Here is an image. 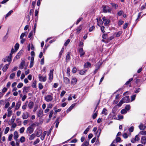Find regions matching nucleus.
<instances>
[{"instance_id":"nucleus-1","label":"nucleus","mask_w":146,"mask_h":146,"mask_svg":"<svg viewBox=\"0 0 146 146\" xmlns=\"http://www.w3.org/2000/svg\"><path fill=\"white\" fill-rule=\"evenodd\" d=\"M130 101L129 98V96H127L123 98L119 102V104H117V106L120 107L122 104L125 103H128Z\"/></svg>"},{"instance_id":"nucleus-2","label":"nucleus","mask_w":146,"mask_h":146,"mask_svg":"<svg viewBox=\"0 0 146 146\" xmlns=\"http://www.w3.org/2000/svg\"><path fill=\"white\" fill-rule=\"evenodd\" d=\"M103 12L104 13H111V10L108 6H103Z\"/></svg>"},{"instance_id":"nucleus-3","label":"nucleus","mask_w":146,"mask_h":146,"mask_svg":"<svg viewBox=\"0 0 146 146\" xmlns=\"http://www.w3.org/2000/svg\"><path fill=\"white\" fill-rule=\"evenodd\" d=\"M53 97L52 96L48 95L44 97L45 100L48 102L51 101L53 100Z\"/></svg>"},{"instance_id":"nucleus-4","label":"nucleus","mask_w":146,"mask_h":146,"mask_svg":"<svg viewBox=\"0 0 146 146\" xmlns=\"http://www.w3.org/2000/svg\"><path fill=\"white\" fill-rule=\"evenodd\" d=\"M140 140V138L139 137V134L136 135L134 138L132 139L131 140V141L132 143H134L135 142L138 141Z\"/></svg>"},{"instance_id":"nucleus-5","label":"nucleus","mask_w":146,"mask_h":146,"mask_svg":"<svg viewBox=\"0 0 146 146\" xmlns=\"http://www.w3.org/2000/svg\"><path fill=\"white\" fill-rule=\"evenodd\" d=\"M54 71L53 69H52L50 70V73L48 74V76H49V79L51 82L53 78V73Z\"/></svg>"},{"instance_id":"nucleus-6","label":"nucleus","mask_w":146,"mask_h":146,"mask_svg":"<svg viewBox=\"0 0 146 146\" xmlns=\"http://www.w3.org/2000/svg\"><path fill=\"white\" fill-rule=\"evenodd\" d=\"M22 117L23 119H27L29 117V113L27 112H24Z\"/></svg>"},{"instance_id":"nucleus-7","label":"nucleus","mask_w":146,"mask_h":146,"mask_svg":"<svg viewBox=\"0 0 146 146\" xmlns=\"http://www.w3.org/2000/svg\"><path fill=\"white\" fill-rule=\"evenodd\" d=\"M35 135L37 137H39L42 133V131L40 129H37L36 130Z\"/></svg>"},{"instance_id":"nucleus-8","label":"nucleus","mask_w":146,"mask_h":146,"mask_svg":"<svg viewBox=\"0 0 146 146\" xmlns=\"http://www.w3.org/2000/svg\"><path fill=\"white\" fill-rule=\"evenodd\" d=\"M34 131V129L31 126L29 127L27 130V132L30 134L32 133Z\"/></svg>"},{"instance_id":"nucleus-9","label":"nucleus","mask_w":146,"mask_h":146,"mask_svg":"<svg viewBox=\"0 0 146 146\" xmlns=\"http://www.w3.org/2000/svg\"><path fill=\"white\" fill-rule=\"evenodd\" d=\"M102 20L105 25H106L110 23V20L106 19L105 17L102 18Z\"/></svg>"},{"instance_id":"nucleus-10","label":"nucleus","mask_w":146,"mask_h":146,"mask_svg":"<svg viewBox=\"0 0 146 146\" xmlns=\"http://www.w3.org/2000/svg\"><path fill=\"white\" fill-rule=\"evenodd\" d=\"M39 79L41 81L45 82L46 80V76H43L40 75H39Z\"/></svg>"},{"instance_id":"nucleus-11","label":"nucleus","mask_w":146,"mask_h":146,"mask_svg":"<svg viewBox=\"0 0 146 146\" xmlns=\"http://www.w3.org/2000/svg\"><path fill=\"white\" fill-rule=\"evenodd\" d=\"M141 143L145 145L146 144V136H143L141 138Z\"/></svg>"},{"instance_id":"nucleus-12","label":"nucleus","mask_w":146,"mask_h":146,"mask_svg":"<svg viewBox=\"0 0 146 146\" xmlns=\"http://www.w3.org/2000/svg\"><path fill=\"white\" fill-rule=\"evenodd\" d=\"M78 51L80 57L82 56L84 54L85 52L84 51L83 49L82 48H79Z\"/></svg>"},{"instance_id":"nucleus-13","label":"nucleus","mask_w":146,"mask_h":146,"mask_svg":"<svg viewBox=\"0 0 146 146\" xmlns=\"http://www.w3.org/2000/svg\"><path fill=\"white\" fill-rule=\"evenodd\" d=\"M19 135L17 132L16 131H15L13 133V137L14 139L16 141L17 140V139L19 137Z\"/></svg>"},{"instance_id":"nucleus-14","label":"nucleus","mask_w":146,"mask_h":146,"mask_svg":"<svg viewBox=\"0 0 146 146\" xmlns=\"http://www.w3.org/2000/svg\"><path fill=\"white\" fill-rule=\"evenodd\" d=\"M25 60H23L21 62L19 68L20 69H22L25 66Z\"/></svg>"},{"instance_id":"nucleus-15","label":"nucleus","mask_w":146,"mask_h":146,"mask_svg":"<svg viewBox=\"0 0 146 146\" xmlns=\"http://www.w3.org/2000/svg\"><path fill=\"white\" fill-rule=\"evenodd\" d=\"M61 118L60 117H58L55 121V123H56V127L57 128L58 125V124L61 121Z\"/></svg>"},{"instance_id":"nucleus-16","label":"nucleus","mask_w":146,"mask_h":146,"mask_svg":"<svg viewBox=\"0 0 146 146\" xmlns=\"http://www.w3.org/2000/svg\"><path fill=\"white\" fill-rule=\"evenodd\" d=\"M6 57L7 58V61L9 62V64H10L12 60V55L9 54V55Z\"/></svg>"},{"instance_id":"nucleus-17","label":"nucleus","mask_w":146,"mask_h":146,"mask_svg":"<svg viewBox=\"0 0 146 146\" xmlns=\"http://www.w3.org/2000/svg\"><path fill=\"white\" fill-rule=\"evenodd\" d=\"M96 20L97 21V25L98 26H99L100 27V25H102L103 23L102 20L101 18H100L99 19L98 18L96 19Z\"/></svg>"},{"instance_id":"nucleus-18","label":"nucleus","mask_w":146,"mask_h":146,"mask_svg":"<svg viewBox=\"0 0 146 146\" xmlns=\"http://www.w3.org/2000/svg\"><path fill=\"white\" fill-rule=\"evenodd\" d=\"M77 82V80L76 78L75 77H72L71 81V84L73 85H74L76 84Z\"/></svg>"},{"instance_id":"nucleus-19","label":"nucleus","mask_w":146,"mask_h":146,"mask_svg":"<svg viewBox=\"0 0 146 146\" xmlns=\"http://www.w3.org/2000/svg\"><path fill=\"white\" fill-rule=\"evenodd\" d=\"M70 52H68L67 54L66 55V62H68L70 60Z\"/></svg>"},{"instance_id":"nucleus-20","label":"nucleus","mask_w":146,"mask_h":146,"mask_svg":"<svg viewBox=\"0 0 146 146\" xmlns=\"http://www.w3.org/2000/svg\"><path fill=\"white\" fill-rule=\"evenodd\" d=\"M9 64H6L4 66L2 69V70L3 72H5L6 71L9 67Z\"/></svg>"},{"instance_id":"nucleus-21","label":"nucleus","mask_w":146,"mask_h":146,"mask_svg":"<svg viewBox=\"0 0 146 146\" xmlns=\"http://www.w3.org/2000/svg\"><path fill=\"white\" fill-rule=\"evenodd\" d=\"M35 134L34 133H33L29 136V139L30 141L33 140L35 139Z\"/></svg>"},{"instance_id":"nucleus-22","label":"nucleus","mask_w":146,"mask_h":146,"mask_svg":"<svg viewBox=\"0 0 146 146\" xmlns=\"http://www.w3.org/2000/svg\"><path fill=\"white\" fill-rule=\"evenodd\" d=\"M47 132L46 131H44L43 132L40 138L42 140H43L44 139L45 136Z\"/></svg>"},{"instance_id":"nucleus-23","label":"nucleus","mask_w":146,"mask_h":146,"mask_svg":"<svg viewBox=\"0 0 146 146\" xmlns=\"http://www.w3.org/2000/svg\"><path fill=\"white\" fill-rule=\"evenodd\" d=\"M91 64L89 62H87L85 64L84 67L85 68H87L91 66Z\"/></svg>"},{"instance_id":"nucleus-24","label":"nucleus","mask_w":146,"mask_h":146,"mask_svg":"<svg viewBox=\"0 0 146 146\" xmlns=\"http://www.w3.org/2000/svg\"><path fill=\"white\" fill-rule=\"evenodd\" d=\"M28 107L29 109H32L34 106V103L33 102H30L28 104Z\"/></svg>"},{"instance_id":"nucleus-25","label":"nucleus","mask_w":146,"mask_h":146,"mask_svg":"<svg viewBox=\"0 0 146 146\" xmlns=\"http://www.w3.org/2000/svg\"><path fill=\"white\" fill-rule=\"evenodd\" d=\"M43 113V111L42 109H40L38 111L37 115L38 117H40L42 116Z\"/></svg>"},{"instance_id":"nucleus-26","label":"nucleus","mask_w":146,"mask_h":146,"mask_svg":"<svg viewBox=\"0 0 146 146\" xmlns=\"http://www.w3.org/2000/svg\"><path fill=\"white\" fill-rule=\"evenodd\" d=\"M29 89V87L25 86L23 87V91L24 93H27Z\"/></svg>"},{"instance_id":"nucleus-27","label":"nucleus","mask_w":146,"mask_h":146,"mask_svg":"<svg viewBox=\"0 0 146 146\" xmlns=\"http://www.w3.org/2000/svg\"><path fill=\"white\" fill-rule=\"evenodd\" d=\"M64 81L66 84H68L70 82V80L67 77H64Z\"/></svg>"},{"instance_id":"nucleus-28","label":"nucleus","mask_w":146,"mask_h":146,"mask_svg":"<svg viewBox=\"0 0 146 146\" xmlns=\"http://www.w3.org/2000/svg\"><path fill=\"white\" fill-rule=\"evenodd\" d=\"M34 59V58L33 57H32L31 58V62L30 63V65H29V67L30 68H32L33 66Z\"/></svg>"},{"instance_id":"nucleus-29","label":"nucleus","mask_w":146,"mask_h":146,"mask_svg":"<svg viewBox=\"0 0 146 146\" xmlns=\"http://www.w3.org/2000/svg\"><path fill=\"white\" fill-rule=\"evenodd\" d=\"M102 114H104L105 115H107V110L106 108H104L103 110L102 111Z\"/></svg>"},{"instance_id":"nucleus-30","label":"nucleus","mask_w":146,"mask_h":146,"mask_svg":"<svg viewBox=\"0 0 146 146\" xmlns=\"http://www.w3.org/2000/svg\"><path fill=\"white\" fill-rule=\"evenodd\" d=\"M89 145V141H85L82 145V146H88Z\"/></svg>"},{"instance_id":"nucleus-31","label":"nucleus","mask_w":146,"mask_h":146,"mask_svg":"<svg viewBox=\"0 0 146 146\" xmlns=\"http://www.w3.org/2000/svg\"><path fill=\"white\" fill-rule=\"evenodd\" d=\"M139 128L141 130H143L146 127L143 124H141L139 126Z\"/></svg>"},{"instance_id":"nucleus-32","label":"nucleus","mask_w":146,"mask_h":146,"mask_svg":"<svg viewBox=\"0 0 146 146\" xmlns=\"http://www.w3.org/2000/svg\"><path fill=\"white\" fill-rule=\"evenodd\" d=\"M122 33V32L121 31H119L117 33H115L114 35H116V36L118 37L120 36V35Z\"/></svg>"},{"instance_id":"nucleus-33","label":"nucleus","mask_w":146,"mask_h":146,"mask_svg":"<svg viewBox=\"0 0 146 146\" xmlns=\"http://www.w3.org/2000/svg\"><path fill=\"white\" fill-rule=\"evenodd\" d=\"M21 105V103L20 102H18L16 104L15 109L16 110H17L19 108L20 106Z\"/></svg>"},{"instance_id":"nucleus-34","label":"nucleus","mask_w":146,"mask_h":146,"mask_svg":"<svg viewBox=\"0 0 146 146\" xmlns=\"http://www.w3.org/2000/svg\"><path fill=\"white\" fill-rule=\"evenodd\" d=\"M21 143H23L25 141V138L24 136H22L19 139Z\"/></svg>"},{"instance_id":"nucleus-35","label":"nucleus","mask_w":146,"mask_h":146,"mask_svg":"<svg viewBox=\"0 0 146 146\" xmlns=\"http://www.w3.org/2000/svg\"><path fill=\"white\" fill-rule=\"evenodd\" d=\"M15 76V73H13L11 74L9 77L10 79H13L14 78Z\"/></svg>"},{"instance_id":"nucleus-36","label":"nucleus","mask_w":146,"mask_h":146,"mask_svg":"<svg viewBox=\"0 0 146 146\" xmlns=\"http://www.w3.org/2000/svg\"><path fill=\"white\" fill-rule=\"evenodd\" d=\"M139 134L145 135H146V131L144 130L142 131L139 132Z\"/></svg>"},{"instance_id":"nucleus-37","label":"nucleus","mask_w":146,"mask_h":146,"mask_svg":"<svg viewBox=\"0 0 146 146\" xmlns=\"http://www.w3.org/2000/svg\"><path fill=\"white\" fill-rule=\"evenodd\" d=\"M82 29V28L81 26H80L78 27L77 29V33L78 34L80 32L81 30Z\"/></svg>"},{"instance_id":"nucleus-38","label":"nucleus","mask_w":146,"mask_h":146,"mask_svg":"<svg viewBox=\"0 0 146 146\" xmlns=\"http://www.w3.org/2000/svg\"><path fill=\"white\" fill-rule=\"evenodd\" d=\"M25 128L24 127H23L21 128L19 130V131L21 133H22L24 132Z\"/></svg>"},{"instance_id":"nucleus-39","label":"nucleus","mask_w":146,"mask_h":146,"mask_svg":"<svg viewBox=\"0 0 146 146\" xmlns=\"http://www.w3.org/2000/svg\"><path fill=\"white\" fill-rule=\"evenodd\" d=\"M98 112L96 111L92 115V117L93 119H94L96 117L97 115Z\"/></svg>"},{"instance_id":"nucleus-40","label":"nucleus","mask_w":146,"mask_h":146,"mask_svg":"<svg viewBox=\"0 0 146 146\" xmlns=\"http://www.w3.org/2000/svg\"><path fill=\"white\" fill-rule=\"evenodd\" d=\"M13 12V10H11L6 15L5 18L9 16Z\"/></svg>"},{"instance_id":"nucleus-41","label":"nucleus","mask_w":146,"mask_h":146,"mask_svg":"<svg viewBox=\"0 0 146 146\" xmlns=\"http://www.w3.org/2000/svg\"><path fill=\"white\" fill-rule=\"evenodd\" d=\"M26 33V32H25L24 33H22L20 36V39H22L23 38V37L25 36V33Z\"/></svg>"},{"instance_id":"nucleus-42","label":"nucleus","mask_w":146,"mask_h":146,"mask_svg":"<svg viewBox=\"0 0 146 146\" xmlns=\"http://www.w3.org/2000/svg\"><path fill=\"white\" fill-rule=\"evenodd\" d=\"M19 44L18 43H16V44H15V50L16 51H17V50L18 49V48H19Z\"/></svg>"},{"instance_id":"nucleus-43","label":"nucleus","mask_w":146,"mask_h":146,"mask_svg":"<svg viewBox=\"0 0 146 146\" xmlns=\"http://www.w3.org/2000/svg\"><path fill=\"white\" fill-rule=\"evenodd\" d=\"M9 129H10V128H9V127H7L5 129V131H4V133L5 134H7L8 133V131H9Z\"/></svg>"},{"instance_id":"nucleus-44","label":"nucleus","mask_w":146,"mask_h":146,"mask_svg":"<svg viewBox=\"0 0 146 146\" xmlns=\"http://www.w3.org/2000/svg\"><path fill=\"white\" fill-rule=\"evenodd\" d=\"M23 85V83H19L17 85V87L18 88H22Z\"/></svg>"},{"instance_id":"nucleus-45","label":"nucleus","mask_w":146,"mask_h":146,"mask_svg":"<svg viewBox=\"0 0 146 146\" xmlns=\"http://www.w3.org/2000/svg\"><path fill=\"white\" fill-rule=\"evenodd\" d=\"M8 113H7V116L8 117H10L12 114V111H7Z\"/></svg>"},{"instance_id":"nucleus-46","label":"nucleus","mask_w":146,"mask_h":146,"mask_svg":"<svg viewBox=\"0 0 146 146\" xmlns=\"http://www.w3.org/2000/svg\"><path fill=\"white\" fill-rule=\"evenodd\" d=\"M136 96V94H134V95H133L131 96V102L133 101V100H135Z\"/></svg>"},{"instance_id":"nucleus-47","label":"nucleus","mask_w":146,"mask_h":146,"mask_svg":"<svg viewBox=\"0 0 146 146\" xmlns=\"http://www.w3.org/2000/svg\"><path fill=\"white\" fill-rule=\"evenodd\" d=\"M53 113L54 111L53 110H51L50 111L49 115V118H50L52 117Z\"/></svg>"},{"instance_id":"nucleus-48","label":"nucleus","mask_w":146,"mask_h":146,"mask_svg":"<svg viewBox=\"0 0 146 146\" xmlns=\"http://www.w3.org/2000/svg\"><path fill=\"white\" fill-rule=\"evenodd\" d=\"M86 70H82L80 71L79 74L81 75H83L86 72Z\"/></svg>"},{"instance_id":"nucleus-49","label":"nucleus","mask_w":146,"mask_h":146,"mask_svg":"<svg viewBox=\"0 0 146 146\" xmlns=\"http://www.w3.org/2000/svg\"><path fill=\"white\" fill-rule=\"evenodd\" d=\"M130 106L129 105H127L125 106V109L127 111H128L130 109Z\"/></svg>"},{"instance_id":"nucleus-50","label":"nucleus","mask_w":146,"mask_h":146,"mask_svg":"<svg viewBox=\"0 0 146 146\" xmlns=\"http://www.w3.org/2000/svg\"><path fill=\"white\" fill-rule=\"evenodd\" d=\"M20 57V56L17 54L13 59V61H15L17 59L19 58Z\"/></svg>"},{"instance_id":"nucleus-51","label":"nucleus","mask_w":146,"mask_h":146,"mask_svg":"<svg viewBox=\"0 0 146 146\" xmlns=\"http://www.w3.org/2000/svg\"><path fill=\"white\" fill-rule=\"evenodd\" d=\"M108 35L106 34H103L102 36V38L104 39H106Z\"/></svg>"},{"instance_id":"nucleus-52","label":"nucleus","mask_w":146,"mask_h":146,"mask_svg":"<svg viewBox=\"0 0 146 146\" xmlns=\"http://www.w3.org/2000/svg\"><path fill=\"white\" fill-rule=\"evenodd\" d=\"M13 137L12 134H11L9 135L8 137V140L9 141H11L12 140Z\"/></svg>"},{"instance_id":"nucleus-53","label":"nucleus","mask_w":146,"mask_h":146,"mask_svg":"<svg viewBox=\"0 0 146 146\" xmlns=\"http://www.w3.org/2000/svg\"><path fill=\"white\" fill-rule=\"evenodd\" d=\"M111 4L112 5V6L113 7H114L115 9L117 8L118 7V5L116 4H115V3H111Z\"/></svg>"},{"instance_id":"nucleus-54","label":"nucleus","mask_w":146,"mask_h":146,"mask_svg":"<svg viewBox=\"0 0 146 146\" xmlns=\"http://www.w3.org/2000/svg\"><path fill=\"white\" fill-rule=\"evenodd\" d=\"M127 111L124 109H122L121 111V114H125L127 113Z\"/></svg>"},{"instance_id":"nucleus-55","label":"nucleus","mask_w":146,"mask_h":146,"mask_svg":"<svg viewBox=\"0 0 146 146\" xmlns=\"http://www.w3.org/2000/svg\"><path fill=\"white\" fill-rule=\"evenodd\" d=\"M23 50H20L17 54L20 57V56L23 54Z\"/></svg>"},{"instance_id":"nucleus-56","label":"nucleus","mask_w":146,"mask_h":146,"mask_svg":"<svg viewBox=\"0 0 146 146\" xmlns=\"http://www.w3.org/2000/svg\"><path fill=\"white\" fill-rule=\"evenodd\" d=\"M66 92L64 90L62 91L60 94V96L61 97H62L64 95V94L66 93Z\"/></svg>"},{"instance_id":"nucleus-57","label":"nucleus","mask_w":146,"mask_h":146,"mask_svg":"<svg viewBox=\"0 0 146 146\" xmlns=\"http://www.w3.org/2000/svg\"><path fill=\"white\" fill-rule=\"evenodd\" d=\"M40 141V140L39 139H37L35 141H34L33 143L34 145H35L38 143Z\"/></svg>"},{"instance_id":"nucleus-58","label":"nucleus","mask_w":146,"mask_h":146,"mask_svg":"<svg viewBox=\"0 0 146 146\" xmlns=\"http://www.w3.org/2000/svg\"><path fill=\"white\" fill-rule=\"evenodd\" d=\"M89 129L90 128L89 127H87L84 131V134H86L88 133V131H89Z\"/></svg>"},{"instance_id":"nucleus-59","label":"nucleus","mask_w":146,"mask_h":146,"mask_svg":"<svg viewBox=\"0 0 146 146\" xmlns=\"http://www.w3.org/2000/svg\"><path fill=\"white\" fill-rule=\"evenodd\" d=\"M121 140V139L119 137H117L115 139V141L117 142H120Z\"/></svg>"},{"instance_id":"nucleus-60","label":"nucleus","mask_w":146,"mask_h":146,"mask_svg":"<svg viewBox=\"0 0 146 146\" xmlns=\"http://www.w3.org/2000/svg\"><path fill=\"white\" fill-rule=\"evenodd\" d=\"M123 136L125 138H127L128 136V135L126 133H124L123 134Z\"/></svg>"},{"instance_id":"nucleus-61","label":"nucleus","mask_w":146,"mask_h":146,"mask_svg":"<svg viewBox=\"0 0 146 146\" xmlns=\"http://www.w3.org/2000/svg\"><path fill=\"white\" fill-rule=\"evenodd\" d=\"M39 88L41 90L43 88V86L41 83H39L38 84Z\"/></svg>"},{"instance_id":"nucleus-62","label":"nucleus","mask_w":146,"mask_h":146,"mask_svg":"<svg viewBox=\"0 0 146 146\" xmlns=\"http://www.w3.org/2000/svg\"><path fill=\"white\" fill-rule=\"evenodd\" d=\"M9 105H10V104H9V102H7L6 104H5V108H7L9 107Z\"/></svg>"},{"instance_id":"nucleus-63","label":"nucleus","mask_w":146,"mask_h":146,"mask_svg":"<svg viewBox=\"0 0 146 146\" xmlns=\"http://www.w3.org/2000/svg\"><path fill=\"white\" fill-rule=\"evenodd\" d=\"M70 39H68L66 41V42L65 43L64 45L65 46H67L68 44V43L70 42Z\"/></svg>"},{"instance_id":"nucleus-64","label":"nucleus","mask_w":146,"mask_h":146,"mask_svg":"<svg viewBox=\"0 0 146 146\" xmlns=\"http://www.w3.org/2000/svg\"><path fill=\"white\" fill-rule=\"evenodd\" d=\"M123 21L121 20H120L119 21L118 23V25L119 26H120L122 25L123 23Z\"/></svg>"}]
</instances>
